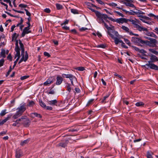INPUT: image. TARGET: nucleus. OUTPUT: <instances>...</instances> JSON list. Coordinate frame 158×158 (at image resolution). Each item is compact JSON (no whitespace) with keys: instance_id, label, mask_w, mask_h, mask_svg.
I'll return each instance as SVG.
<instances>
[{"instance_id":"44","label":"nucleus","mask_w":158,"mask_h":158,"mask_svg":"<svg viewBox=\"0 0 158 158\" xmlns=\"http://www.w3.org/2000/svg\"><path fill=\"white\" fill-rule=\"evenodd\" d=\"M124 41L128 45H129V46H130L131 45V44L130 42V41L129 40H127V39H124Z\"/></svg>"},{"instance_id":"60","label":"nucleus","mask_w":158,"mask_h":158,"mask_svg":"<svg viewBox=\"0 0 158 158\" xmlns=\"http://www.w3.org/2000/svg\"><path fill=\"white\" fill-rule=\"evenodd\" d=\"M131 12L128 11L127 13H128L129 15H134L135 14L134 13V12L135 11H133L132 10H131Z\"/></svg>"},{"instance_id":"3","label":"nucleus","mask_w":158,"mask_h":158,"mask_svg":"<svg viewBox=\"0 0 158 158\" xmlns=\"http://www.w3.org/2000/svg\"><path fill=\"white\" fill-rule=\"evenodd\" d=\"M19 43L20 44V48L22 50V57L21 59L20 60L19 62V63L20 64L23 61H26L28 58V54L27 52H25V55H24V46L23 43H22L21 40H19Z\"/></svg>"},{"instance_id":"38","label":"nucleus","mask_w":158,"mask_h":158,"mask_svg":"<svg viewBox=\"0 0 158 158\" xmlns=\"http://www.w3.org/2000/svg\"><path fill=\"white\" fill-rule=\"evenodd\" d=\"M154 46L157 43V40L154 39H153L150 41Z\"/></svg>"},{"instance_id":"28","label":"nucleus","mask_w":158,"mask_h":158,"mask_svg":"<svg viewBox=\"0 0 158 158\" xmlns=\"http://www.w3.org/2000/svg\"><path fill=\"white\" fill-rule=\"evenodd\" d=\"M25 116H22L21 118L18 119L20 124H23V122H24V120L25 119Z\"/></svg>"},{"instance_id":"51","label":"nucleus","mask_w":158,"mask_h":158,"mask_svg":"<svg viewBox=\"0 0 158 158\" xmlns=\"http://www.w3.org/2000/svg\"><path fill=\"white\" fill-rule=\"evenodd\" d=\"M109 94H107L106 96L104 97V98H103V99L102 100V101L101 102H105V100L107 98H108L109 97Z\"/></svg>"},{"instance_id":"37","label":"nucleus","mask_w":158,"mask_h":158,"mask_svg":"<svg viewBox=\"0 0 158 158\" xmlns=\"http://www.w3.org/2000/svg\"><path fill=\"white\" fill-rule=\"evenodd\" d=\"M149 51L152 52L154 54H157L158 52L156 51L155 50L153 49H149Z\"/></svg>"},{"instance_id":"18","label":"nucleus","mask_w":158,"mask_h":158,"mask_svg":"<svg viewBox=\"0 0 158 158\" xmlns=\"http://www.w3.org/2000/svg\"><path fill=\"white\" fill-rule=\"evenodd\" d=\"M150 59V61H150L151 63L154 62L158 60V59L157 57L154 55L151 56Z\"/></svg>"},{"instance_id":"34","label":"nucleus","mask_w":158,"mask_h":158,"mask_svg":"<svg viewBox=\"0 0 158 158\" xmlns=\"http://www.w3.org/2000/svg\"><path fill=\"white\" fill-rule=\"evenodd\" d=\"M56 8L58 10H60L62 9L63 8V6L62 5L58 3H56Z\"/></svg>"},{"instance_id":"30","label":"nucleus","mask_w":158,"mask_h":158,"mask_svg":"<svg viewBox=\"0 0 158 158\" xmlns=\"http://www.w3.org/2000/svg\"><path fill=\"white\" fill-rule=\"evenodd\" d=\"M29 141V140L28 139H27L25 140H24L23 141H22L21 143L20 144L23 146L25 144H27Z\"/></svg>"},{"instance_id":"16","label":"nucleus","mask_w":158,"mask_h":158,"mask_svg":"<svg viewBox=\"0 0 158 158\" xmlns=\"http://www.w3.org/2000/svg\"><path fill=\"white\" fill-rule=\"evenodd\" d=\"M29 29L30 28H29V27H25L22 33V36L24 37L26 34H27L30 33L31 31L29 30Z\"/></svg>"},{"instance_id":"13","label":"nucleus","mask_w":158,"mask_h":158,"mask_svg":"<svg viewBox=\"0 0 158 158\" xmlns=\"http://www.w3.org/2000/svg\"><path fill=\"white\" fill-rule=\"evenodd\" d=\"M121 27L125 32L129 33V35L133 34L132 32L129 30L127 27L124 25H122Z\"/></svg>"},{"instance_id":"22","label":"nucleus","mask_w":158,"mask_h":158,"mask_svg":"<svg viewBox=\"0 0 158 158\" xmlns=\"http://www.w3.org/2000/svg\"><path fill=\"white\" fill-rule=\"evenodd\" d=\"M31 116L32 118H34L35 117H36L39 118L42 117L40 114H37L36 113H32L31 114Z\"/></svg>"},{"instance_id":"49","label":"nucleus","mask_w":158,"mask_h":158,"mask_svg":"<svg viewBox=\"0 0 158 158\" xmlns=\"http://www.w3.org/2000/svg\"><path fill=\"white\" fill-rule=\"evenodd\" d=\"M69 22V20H66L63 23L61 24V26H63L64 25L68 24Z\"/></svg>"},{"instance_id":"31","label":"nucleus","mask_w":158,"mask_h":158,"mask_svg":"<svg viewBox=\"0 0 158 158\" xmlns=\"http://www.w3.org/2000/svg\"><path fill=\"white\" fill-rule=\"evenodd\" d=\"M1 55L2 57L3 58H5L6 57L5 50L3 49H2Z\"/></svg>"},{"instance_id":"24","label":"nucleus","mask_w":158,"mask_h":158,"mask_svg":"<svg viewBox=\"0 0 158 158\" xmlns=\"http://www.w3.org/2000/svg\"><path fill=\"white\" fill-rule=\"evenodd\" d=\"M57 102V101L56 100H54L51 101H49L48 102V103L50 105L53 106L55 105Z\"/></svg>"},{"instance_id":"41","label":"nucleus","mask_w":158,"mask_h":158,"mask_svg":"<svg viewBox=\"0 0 158 158\" xmlns=\"http://www.w3.org/2000/svg\"><path fill=\"white\" fill-rule=\"evenodd\" d=\"M17 57V58H18V60L19 59L20 57V52H16L15 54V58H16Z\"/></svg>"},{"instance_id":"4","label":"nucleus","mask_w":158,"mask_h":158,"mask_svg":"<svg viewBox=\"0 0 158 158\" xmlns=\"http://www.w3.org/2000/svg\"><path fill=\"white\" fill-rule=\"evenodd\" d=\"M106 17H105V18H102L101 19H97V21L99 23H103L104 24V26L108 30V32L109 31L110 32H111L112 30H113L112 29L114 28V27L113 26H111V27H109L108 25L104 21V20L107 22H109V21L107 20V19L109 18L108 17L107 15L106 14H105Z\"/></svg>"},{"instance_id":"43","label":"nucleus","mask_w":158,"mask_h":158,"mask_svg":"<svg viewBox=\"0 0 158 158\" xmlns=\"http://www.w3.org/2000/svg\"><path fill=\"white\" fill-rule=\"evenodd\" d=\"M6 109H5L4 110H2L1 113L0 114V115L2 116H3L4 115L6 114Z\"/></svg>"},{"instance_id":"39","label":"nucleus","mask_w":158,"mask_h":158,"mask_svg":"<svg viewBox=\"0 0 158 158\" xmlns=\"http://www.w3.org/2000/svg\"><path fill=\"white\" fill-rule=\"evenodd\" d=\"M152 154V153H151L149 152H148L147 154V158H153Z\"/></svg>"},{"instance_id":"64","label":"nucleus","mask_w":158,"mask_h":158,"mask_svg":"<svg viewBox=\"0 0 158 158\" xmlns=\"http://www.w3.org/2000/svg\"><path fill=\"white\" fill-rule=\"evenodd\" d=\"M7 59L8 60H10V61L12 60V56L10 54L7 56Z\"/></svg>"},{"instance_id":"48","label":"nucleus","mask_w":158,"mask_h":158,"mask_svg":"<svg viewBox=\"0 0 158 158\" xmlns=\"http://www.w3.org/2000/svg\"><path fill=\"white\" fill-rule=\"evenodd\" d=\"M70 74H62V77H66V78H68Z\"/></svg>"},{"instance_id":"25","label":"nucleus","mask_w":158,"mask_h":158,"mask_svg":"<svg viewBox=\"0 0 158 158\" xmlns=\"http://www.w3.org/2000/svg\"><path fill=\"white\" fill-rule=\"evenodd\" d=\"M20 125L21 124L19 122V121L18 119L16 121L12 124L13 126L15 127H19Z\"/></svg>"},{"instance_id":"35","label":"nucleus","mask_w":158,"mask_h":158,"mask_svg":"<svg viewBox=\"0 0 158 158\" xmlns=\"http://www.w3.org/2000/svg\"><path fill=\"white\" fill-rule=\"evenodd\" d=\"M71 12L74 14H78V10L75 9H72L71 10Z\"/></svg>"},{"instance_id":"27","label":"nucleus","mask_w":158,"mask_h":158,"mask_svg":"<svg viewBox=\"0 0 158 158\" xmlns=\"http://www.w3.org/2000/svg\"><path fill=\"white\" fill-rule=\"evenodd\" d=\"M66 88L67 89V90L69 92H70L71 90V88L70 86V85L68 83H67L66 84Z\"/></svg>"},{"instance_id":"7","label":"nucleus","mask_w":158,"mask_h":158,"mask_svg":"<svg viewBox=\"0 0 158 158\" xmlns=\"http://www.w3.org/2000/svg\"><path fill=\"white\" fill-rule=\"evenodd\" d=\"M88 8L95 13L97 17V19H101L102 18H105V17H106V16L105 15V14H101V13L98 11L95 10L89 7H88Z\"/></svg>"},{"instance_id":"12","label":"nucleus","mask_w":158,"mask_h":158,"mask_svg":"<svg viewBox=\"0 0 158 158\" xmlns=\"http://www.w3.org/2000/svg\"><path fill=\"white\" fill-rule=\"evenodd\" d=\"M71 81V84L73 85H74L73 81L75 82H77V79L72 74H70L68 78Z\"/></svg>"},{"instance_id":"1","label":"nucleus","mask_w":158,"mask_h":158,"mask_svg":"<svg viewBox=\"0 0 158 158\" xmlns=\"http://www.w3.org/2000/svg\"><path fill=\"white\" fill-rule=\"evenodd\" d=\"M26 110V104L24 103H22L17 109L16 113L13 116V118L15 119L20 116Z\"/></svg>"},{"instance_id":"19","label":"nucleus","mask_w":158,"mask_h":158,"mask_svg":"<svg viewBox=\"0 0 158 158\" xmlns=\"http://www.w3.org/2000/svg\"><path fill=\"white\" fill-rule=\"evenodd\" d=\"M24 122H23V124L24 126L27 127L29 125V120L27 118H25L24 120Z\"/></svg>"},{"instance_id":"58","label":"nucleus","mask_w":158,"mask_h":158,"mask_svg":"<svg viewBox=\"0 0 158 158\" xmlns=\"http://www.w3.org/2000/svg\"><path fill=\"white\" fill-rule=\"evenodd\" d=\"M52 107L51 106H46V107H45V109H46V110H52Z\"/></svg>"},{"instance_id":"40","label":"nucleus","mask_w":158,"mask_h":158,"mask_svg":"<svg viewBox=\"0 0 158 158\" xmlns=\"http://www.w3.org/2000/svg\"><path fill=\"white\" fill-rule=\"evenodd\" d=\"M114 12L115 13H116L117 14H118L119 16H121L122 17H124V15L122 13L116 11H114Z\"/></svg>"},{"instance_id":"55","label":"nucleus","mask_w":158,"mask_h":158,"mask_svg":"<svg viewBox=\"0 0 158 158\" xmlns=\"http://www.w3.org/2000/svg\"><path fill=\"white\" fill-rule=\"evenodd\" d=\"M44 11L45 12L47 13H49L51 12V10H50V9L49 8H46L44 10Z\"/></svg>"},{"instance_id":"50","label":"nucleus","mask_w":158,"mask_h":158,"mask_svg":"<svg viewBox=\"0 0 158 158\" xmlns=\"http://www.w3.org/2000/svg\"><path fill=\"white\" fill-rule=\"evenodd\" d=\"M76 69L79 71H83L84 70V68L83 67H80L77 68Z\"/></svg>"},{"instance_id":"53","label":"nucleus","mask_w":158,"mask_h":158,"mask_svg":"<svg viewBox=\"0 0 158 158\" xmlns=\"http://www.w3.org/2000/svg\"><path fill=\"white\" fill-rule=\"evenodd\" d=\"M134 12L135 14H143L144 13L143 12L139 10H138V12L135 11Z\"/></svg>"},{"instance_id":"56","label":"nucleus","mask_w":158,"mask_h":158,"mask_svg":"<svg viewBox=\"0 0 158 158\" xmlns=\"http://www.w3.org/2000/svg\"><path fill=\"white\" fill-rule=\"evenodd\" d=\"M24 10L26 12V15L29 16V17H30L31 14L28 11V10L26 9H24Z\"/></svg>"},{"instance_id":"42","label":"nucleus","mask_w":158,"mask_h":158,"mask_svg":"<svg viewBox=\"0 0 158 158\" xmlns=\"http://www.w3.org/2000/svg\"><path fill=\"white\" fill-rule=\"evenodd\" d=\"M19 7L21 8H25L27 7V5L23 4H20L19 5Z\"/></svg>"},{"instance_id":"45","label":"nucleus","mask_w":158,"mask_h":158,"mask_svg":"<svg viewBox=\"0 0 158 158\" xmlns=\"http://www.w3.org/2000/svg\"><path fill=\"white\" fill-rule=\"evenodd\" d=\"M35 104L34 102L33 101H31L29 102L28 104L27 105V106H32Z\"/></svg>"},{"instance_id":"23","label":"nucleus","mask_w":158,"mask_h":158,"mask_svg":"<svg viewBox=\"0 0 158 158\" xmlns=\"http://www.w3.org/2000/svg\"><path fill=\"white\" fill-rule=\"evenodd\" d=\"M19 36V35L16 33H14L12 35V41L16 40L17 38Z\"/></svg>"},{"instance_id":"9","label":"nucleus","mask_w":158,"mask_h":158,"mask_svg":"<svg viewBox=\"0 0 158 158\" xmlns=\"http://www.w3.org/2000/svg\"><path fill=\"white\" fill-rule=\"evenodd\" d=\"M133 2L132 0H125L123 3L127 6L135 8V7L133 4Z\"/></svg>"},{"instance_id":"2","label":"nucleus","mask_w":158,"mask_h":158,"mask_svg":"<svg viewBox=\"0 0 158 158\" xmlns=\"http://www.w3.org/2000/svg\"><path fill=\"white\" fill-rule=\"evenodd\" d=\"M108 34L114 40V43L116 45L118 44L119 43L122 42V40H120L118 38L119 35L117 31L114 30H112L111 32L109 31L107 32Z\"/></svg>"},{"instance_id":"6","label":"nucleus","mask_w":158,"mask_h":158,"mask_svg":"<svg viewBox=\"0 0 158 158\" xmlns=\"http://www.w3.org/2000/svg\"><path fill=\"white\" fill-rule=\"evenodd\" d=\"M131 41L138 45H140V44H144L145 43L144 40H143L139 38L132 37Z\"/></svg>"},{"instance_id":"32","label":"nucleus","mask_w":158,"mask_h":158,"mask_svg":"<svg viewBox=\"0 0 158 158\" xmlns=\"http://www.w3.org/2000/svg\"><path fill=\"white\" fill-rule=\"evenodd\" d=\"M39 102L40 103V106L42 107L45 109L46 107V105L41 100H39Z\"/></svg>"},{"instance_id":"33","label":"nucleus","mask_w":158,"mask_h":158,"mask_svg":"<svg viewBox=\"0 0 158 158\" xmlns=\"http://www.w3.org/2000/svg\"><path fill=\"white\" fill-rule=\"evenodd\" d=\"M144 105V103L141 102H137L135 104V105L137 106H143Z\"/></svg>"},{"instance_id":"46","label":"nucleus","mask_w":158,"mask_h":158,"mask_svg":"<svg viewBox=\"0 0 158 158\" xmlns=\"http://www.w3.org/2000/svg\"><path fill=\"white\" fill-rule=\"evenodd\" d=\"M4 62V60L3 59L0 60V67L2 66Z\"/></svg>"},{"instance_id":"11","label":"nucleus","mask_w":158,"mask_h":158,"mask_svg":"<svg viewBox=\"0 0 158 158\" xmlns=\"http://www.w3.org/2000/svg\"><path fill=\"white\" fill-rule=\"evenodd\" d=\"M15 157L16 158H20L23 156V153L21 150L17 149L16 150Z\"/></svg>"},{"instance_id":"59","label":"nucleus","mask_w":158,"mask_h":158,"mask_svg":"<svg viewBox=\"0 0 158 158\" xmlns=\"http://www.w3.org/2000/svg\"><path fill=\"white\" fill-rule=\"evenodd\" d=\"M88 29L87 28L85 27H82L79 29L80 31H82L85 30H87Z\"/></svg>"},{"instance_id":"54","label":"nucleus","mask_w":158,"mask_h":158,"mask_svg":"<svg viewBox=\"0 0 158 158\" xmlns=\"http://www.w3.org/2000/svg\"><path fill=\"white\" fill-rule=\"evenodd\" d=\"M29 76H24L23 77H20V79L21 80H24V79H25L27 78H28L29 77Z\"/></svg>"},{"instance_id":"14","label":"nucleus","mask_w":158,"mask_h":158,"mask_svg":"<svg viewBox=\"0 0 158 158\" xmlns=\"http://www.w3.org/2000/svg\"><path fill=\"white\" fill-rule=\"evenodd\" d=\"M137 27L136 28L139 31H144L145 32H148V29L147 28H146L143 27L139 25H136Z\"/></svg>"},{"instance_id":"17","label":"nucleus","mask_w":158,"mask_h":158,"mask_svg":"<svg viewBox=\"0 0 158 158\" xmlns=\"http://www.w3.org/2000/svg\"><path fill=\"white\" fill-rule=\"evenodd\" d=\"M131 22L135 26V28L137 27L136 25H138L137 23H139V21L137 19H135V20H134L131 19H127V22Z\"/></svg>"},{"instance_id":"61","label":"nucleus","mask_w":158,"mask_h":158,"mask_svg":"<svg viewBox=\"0 0 158 158\" xmlns=\"http://www.w3.org/2000/svg\"><path fill=\"white\" fill-rule=\"evenodd\" d=\"M121 43L122 47L125 48H127V47L125 45L123 41Z\"/></svg>"},{"instance_id":"21","label":"nucleus","mask_w":158,"mask_h":158,"mask_svg":"<svg viewBox=\"0 0 158 158\" xmlns=\"http://www.w3.org/2000/svg\"><path fill=\"white\" fill-rule=\"evenodd\" d=\"M147 35L155 38H157V36L152 32H148L147 33Z\"/></svg>"},{"instance_id":"29","label":"nucleus","mask_w":158,"mask_h":158,"mask_svg":"<svg viewBox=\"0 0 158 158\" xmlns=\"http://www.w3.org/2000/svg\"><path fill=\"white\" fill-rule=\"evenodd\" d=\"M10 118V116H8L5 119L3 120L2 121H0V123H1V124L2 125L3 124H4V123H5L6 121H7Z\"/></svg>"},{"instance_id":"5","label":"nucleus","mask_w":158,"mask_h":158,"mask_svg":"<svg viewBox=\"0 0 158 158\" xmlns=\"http://www.w3.org/2000/svg\"><path fill=\"white\" fill-rule=\"evenodd\" d=\"M108 19L113 22H116L117 23L119 24H123L124 23H127V19L125 18H120L114 19L111 17H109L108 18Z\"/></svg>"},{"instance_id":"10","label":"nucleus","mask_w":158,"mask_h":158,"mask_svg":"<svg viewBox=\"0 0 158 158\" xmlns=\"http://www.w3.org/2000/svg\"><path fill=\"white\" fill-rule=\"evenodd\" d=\"M55 81V79L53 77H49L47 80L44 83V85L45 86L49 85Z\"/></svg>"},{"instance_id":"26","label":"nucleus","mask_w":158,"mask_h":158,"mask_svg":"<svg viewBox=\"0 0 158 158\" xmlns=\"http://www.w3.org/2000/svg\"><path fill=\"white\" fill-rule=\"evenodd\" d=\"M144 41L145 43H144V44H146L150 47H154V46L150 41L148 40H144Z\"/></svg>"},{"instance_id":"62","label":"nucleus","mask_w":158,"mask_h":158,"mask_svg":"<svg viewBox=\"0 0 158 158\" xmlns=\"http://www.w3.org/2000/svg\"><path fill=\"white\" fill-rule=\"evenodd\" d=\"M11 67H10V69L8 71V72H7L6 74V76L7 77L10 74V72L11 71Z\"/></svg>"},{"instance_id":"20","label":"nucleus","mask_w":158,"mask_h":158,"mask_svg":"<svg viewBox=\"0 0 158 158\" xmlns=\"http://www.w3.org/2000/svg\"><path fill=\"white\" fill-rule=\"evenodd\" d=\"M131 47L135 51H138L139 52L142 53L145 52L143 50L139 49V48H138L136 47L133 46H132Z\"/></svg>"},{"instance_id":"8","label":"nucleus","mask_w":158,"mask_h":158,"mask_svg":"<svg viewBox=\"0 0 158 158\" xmlns=\"http://www.w3.org/2000/svg\"><path fill=\"white\" fill-rule=\"evenodd\" d=\"M146 65L151 69L158 70V66L150 61H148V63L146 64Z\"/></svg>"},{"instance_id":"15","label":"nucleus","mask_w":158,"mask_h":158,"mask_svg":"<svg viewBox=\"0 0 158 158\" xmlns=\"http://www.w3.org/2000/svg\"><path fill=\"white\" fill-rule=\"evenodd\" d=\"M63 80V78L62 77L59 75L57 76L56 84L57 85H60L62 82Z\"/></svg>"},{"instance_id":"47","label":"nucleus","mask_w":158,"mask_h":158,"mask_svg":"<svg viewBox=\"0 0 158 158\" xmlns=\"http://www.w3.org/2000/svg\"><path fill=\"white\" fill-rule=\"evenodd\" d=\"M109 5L110 6H111L112 7H115L117 6V4L114 3L112 2L109 4Z\"/></svg>"},{"instance_id":"36","label":"nucleus","mask_w":158,"mask_h":158,"mask_svg":"<svg viewBox=\"0 0 158 158\" xmlns=\"http://www.w3.org/2000/svg\"><path fill=\"white\" fill-rule=\"evenodd\" d=\"M58 146H61L63 148H65L66 146V144L64 143H60L57 145Z\"/></svg>"},{"instance_id":"52","label":"nucleus","mask_w":158,"mask_h":158,"mask_svg":"<svg viewBox=\"0 0 158 158\" xmlns=\"http://www.w3.org/2000/svg\"><path fill=\"white\" fill-rule=\"evenodd\" d=\"M62 26V28L66 30H69V27L65 26V25H64Z\"/></svg>"},{"instance_id":"63","label":"nucleus","mask_w":158,"mask_h":158,"mask_svg":"<svg viewBox=\"0 0 158 158\" xmlns=\"http://www.w3.org/2000/svg\"><path fill=\"white\" fill-rule=\"evenodd\" d=\"M15 49L16 52H20L19 49V46L15 47Z\"/></svg>"},{"instance_id":"57","label":"nucleus","mask_w":158,"mask_h":158,"mask_svg":"<svg viewBox=\"0 0 158 158\" xmlns=\"http://www.w3.org/2000/svg\"><path fill=\"white\" fill-rule=\"evenodd\" d=\"M44 55L46 56L49 57L50 56V55L49 54V53L47 52H44Z\"/></svg>"}]
</instances>
